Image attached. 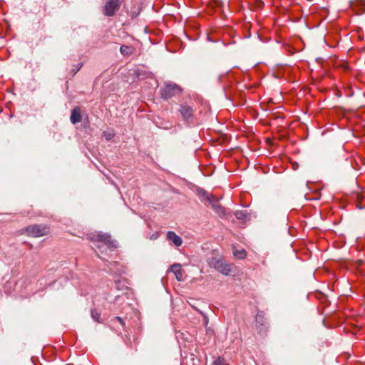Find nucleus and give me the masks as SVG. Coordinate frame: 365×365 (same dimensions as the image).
I'll return each instance as SVG.
<instances>
[{
  "mask_svg": "<svg viewBox=\"0 0 365 365\" xmlns=\"http://www.w3.org/2000/svg\"><path fill=\"white\" fill-rule=\"evenodd\" d=\"M182 88L175 83L171 81L165 82L160 88V96L164 100H168L172 97L181 93Z\"/></svg>",
  "mask_w": 365,
  "mask_h": 365,
  "instance_id": "obj_1",
  "label": "nucleus"
},
{
  "mask_svg": "<svg viewBox=\"0 0 365 365\" xmlns=\"http://www.w3.org/2000/svg\"><path fill=\"white\" fill-rule=\"evenodd\" d=\"M91 239L98 243H103L110 250H113L118 247L117 242L112 240L110 235L108 233L99 232L93 234Z\"/></svg>",
  "mask_w": 365,
  "mask_h": 365,
  "instance_id": "obj_2",
  "label": "nucleus"
},
{
  "mask_svg": "<svg viewBox=\"0 0 365 365\" xmlns=\"http://www.w3.org/2000/svg\"><path fill=\"white\" fill-rule=\"evenodd\" d=\"M50 229L48 227L41 225H33L28 226L26 228L27 235L30 237H39L46 235L49 233Z\"/></svg>",
  "mask_w": 365,
  "mask_h": 365,
  "instance_id": "obj_3",
  "label": "nucleus"
},
{
  "mask_svg": "<svg viewBox=\"0 0 365 365\" xmlns=\"http://www.w3.org/2000/svg\"><path fill=\"white\" fill-rule=\"evenodd\" d=\"M121 5L120 0H107L106 2L103 12L106 16H113L115 12L119 10Z\"/></svg>",
  "mask_w": 365,
  "mask_h": 365,
  "instance_id": "obj_4",
  "label": "nucleus"
},
{
  "mask_svg": "<svg viewBox=\"0 0 365 365\" xmlns=\"http://www.w3.org/2000/svg\"><path fill=\"white\" fill-rule=\"evenodd\" d=\"M256 327L259 333H265L267 331L268 327L264 317V313L262 311H259L257 313L256 317Z\"/></svg>",
  "mask_w": 365,
  "mask_h": 365,
  "instance_id": "obj_5",
  "label": "nucleus"
},
{
  "mask_svg": "<svg viewBox=\"0 0 365 365\" xmlns=\"http://www.w3.org/2000/svg\"><path fill=\"white\" fill-rule=\"evenodd\" d=\"M209 202L212 205L213 210L221 217H226L227 212L225 209L218 203V200L215 197H209Z\"/></svg>",
  "mask_w": 365,
  "mask_h": 365,
  "instance_id": "obj_6",
  "label": "nucleus"
},
{
  "mask_svg": "<svg viewBox=\"0 0 365 365\" xmlns=\"http://www.w3.org/2000/svg\"><path fill=\"white\" fill-rule=\"evenodd\" d=\"M215 269L225 275H228L231 272L230 266L220 259H213Z\"/></svg>",
  "mask_w": 365,
  "mask_h": 365,
  "instance_id": "obj_7",
  "label": "nucleus"
},
{
  "mask_svg": "<svg viewBox=\"0 0 365 365\" xmlns=\"http://www.w3.org/2000/svg\"><path fill=\"white\" fill-rule=\"evenodd\" d=\"M182 119L188 122L194 118V111L192 107L188 105H181L179 110Z\"/></svg>",
  "mask_w": 365,
  "mask_h": 365,
  "instance_id": "obj_8",
  "label": "nucleus"
},
{
  "mask_svg": "<svg viewBox=\"0 0 365 365\" xmlns=\"http://www.w3.org/2000/svg\"><path fill=\"white\" fill-rule=\"evenodd\" d=\"M166 236L167 239L171 241L176 247H180L182 244V238L173 231H168Z\"/></svg>",
  "mask_w": 365,
  "mask_h": 365,
  "instance_id": "obj_9",
  "label": "nucleus"
},
{
  "mask_svg": "<svg viewBox=\"0 0 365 365\" xmlns=\"http://www.w3.org/2000/svg\"><path fill=\"white\" fill-rule=\"evenodd\" d=\"M70 120L72 124H76L81 121L82 116L81 114V110L78 107H75L71 113Z\"/></svg>",
  "mask_w": 365,
  "mask_h": 365,
  "instance_id": "obj_10",
  "label": "nucleus"
},
{
  "mask_svg": "<svg viewBox=\"0 0 365 365\" xmlns=\"http://www.w3.org/2000/svg\"><path fill=\"white\" fill-rule=\"evenodd\" d=\"M170 271L172 272H173V274H175V278L178 281L182 282L183 280L182 268H181V265L180 264H178V263L173 264L170 267Z\"/></svg>",
  "mask_w": 365,
  "mask_h": 365,
  "instance_id": "obj_11",
  "label": "nucleus"
},
{
  "mask_svg": "<svg viewBox=\"0 0 365 365\" xmlns=\"http://www.w3.org/2000/svg\"><path fill=\"white\" fill-rule=\"evenodd\" d=\"M133 48L130 46L123 45L120 48V53L123 56H129L133 53Z\"/></svg>",
  "mask_w": 365,
  "mask_h": 365,
  "instance_id": "obj_12",
  "label": "nucleus"
},
{
  "mask_svg": "<svg viewBox=\"0 0 365 365\" xmlns=\"http://www.w3.org/2000/svg\"><path fill=\"white\" fill-rule=\"evenodd\" d=\"M198 362V359H195L193 354H190L185 359L182 364L185 365H197Z\"/></svg>",
  "mask_w": 365,
  "mask_h": 365,
  "instance_id": "obj_13",
  "label": "nucleus"
},
{
  "mask_svg": "<svg viewBox=\"0 0 365 365\" xmlns=\"http://www.w3.org/2000/svg\"><path fill=\"white\" fill-rule=\"evenodd\" d=\"M135 74L136 75V76L138 78L144 79V78H148L150 73L143 69L138 68V69L135 70Z\"/></svg>",
  "mask_w": 365,
  "mask_h": 365,
  "instance_id": "obj_14",
  "label": "nucleus"
},
{
  "mask_svg": "<svg viewBox=\"0 0 365 365\" xmlns=\"http://www.w3.org/2000/svg\"><path fill=\"white\" fill-rule=\"evenodd\" d=\"M235 216L240 220H245L247 217V212L244 210H237L235 212Z\"/></svg>",
  "mask_w": 365,
  "mask_h": 365,
  "instance_id": "obj_15",
  "label": "nucleus"
},
{
  "mask_svg": "<svg viewBox=\"0 0 365 365\" xmlns=\"http://www.w3.org/2000/svg\"><path fill=\"white\" fill-rule=\"evenodd\" d=\"M103 135L106 140H110L115 136V133L113 130H108L103 133Z\"/></svg>",
  "mask_w": 365,
  "mask_h": 365,
  "instance_id": "obj_16",
  "label": "nucleus"
},
{
  "mask_svg": "<svg viewBox=\"0 0 365 365\" xmlns=\"http://www.w3.org/2000/svg\"><path fill=\"white\" fill-rule=\"evenodd\" d=\"M91 315L92 319L94 321L98 322H101V314L96 309H91Z\"/></svg>",
  "mask_w": 365,
  "mask_h": 365,
  "instance_id": "obj_17",
  "label": "nucleus"
},
{
  "mask_svg": "<svg viewBox=\"0 0 365 365\" xmlns=\"http://www.w3.org/2000/svg\"><path fill=\"white\" fill-rule=\"evenodd\" d=\"M234 255L239 259H244L246 255V251L245 250H237L234 252Z\"/></svg>",
  "mask_w": 365,
  "mask_h": 365,
  "instance_id": "obj_18",
  "label": "nucleus"
},
{
  "mask_svg": "<svg viewBox=\"0 0 365 365\" xmlns=\"http://www.w3.org/2000/svg\"><path fill=\"white\" fill-rule=\"evenodd\" d=\"M198 193L199 195H202L204 196L205 197H206L207 200L209 202V197H214L213 195H210L208 194L205 190L203 189H200L198 190Z\"/></svg>",
  "mask_w": 365,
  "mask_h": 365,
  "instance_id": "obj_19",
  "label": "nucleus"
},
{
  "mask_svg": "<svg viewBox=\"0 0 365 365\" xmlns=\"http://www.w3.org/2000/svg\"><path fill=\"white\" fill-rule=\"evenodd\" d=\"M212 365H228L224 359H222L220 358H218L217 360H215L213 362Z\"/></svg>",
  "mask_w": 365,
  "mask_h": 365,
  "instance_id": "obj_20",
  "label": "nucleus"
},
{
  "mask_svg": "<svg viewBox=\"0 0 365 365\" xmlns=\"http://www.w3.org/2000/svg\"><path fill=\"white\" fill-rule=\"evenodd\" d=\"M357 3L360 5L361 8V11H365V0H358Z\"/></svg>",
  "mask_w": 365,
  "mask_h": 365,
  "instance_id": "obj_21",
  "label": "nucleus"
},
{
  "mask_svg": "<svg viewBox=\"0 0 365 365\" xmlns=\"http://www.w3.org/2000/svg\"><path fill=\"white\" fill-rule=\"evenodd\" d=\"M81 67H82V63H78V66H76V68H73V75H75L81 69Z\"/></svg>",
  "mask_w": 365,
  "mask_h": 365,
  "instance_id": "obj_22",
  "label": "nucleus"
},
{
  "mask_svg": "<svg viewBox=\"0 0 365 365\" xmlns=\"http://www.w3.org/2000/svg\"><path fill=\"white\" fill-rule=\"evenodd\" d=\"M115 319L116 320H118V321L121 324V325H122V326H124L125 322H123V319H122L121 317H115Z\"/></svg>",
  "mask_w": 365,
  "mask_h": 365,
  "instance_id": "obj_23",
  "label": "nucleus"
},
{
  "mask_svg": "<svg viewBox=\"0 0 365 365\" xmlns=\"http://www.w3.org/2000/svg\"><path fill=\"white\" fill-rule=\"evenodd\" d=\"M97 248L99 249V250H101L103 246L102 245H98L97 246Z\"/></svg>",
  "mask_w": 365,
  "mask_h": 365,
  "instance_id": "obj_24",
  "label": "nucleus"
}]
</instances>
